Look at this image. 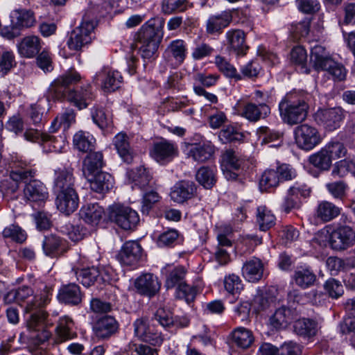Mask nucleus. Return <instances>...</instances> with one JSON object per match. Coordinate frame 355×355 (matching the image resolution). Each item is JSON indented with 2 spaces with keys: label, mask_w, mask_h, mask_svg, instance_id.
Segmentation results:
<instances>
[{
  "label": "nucleus",
  "mask_w": 355,
  "mask_h": 355,
  "mask_svg": "<svg viewBox=\"0 0 355 355\" xmlns=\"http://www.w3.org/2000/svg\"><path fill=\"white\" fill-rule=\"evenodd\" d=\"M81 76L75 70H69L51 82L46 91V97L53 101L66 100L79 110L86 109L95 99V94L89 83L71 89L79 83Z\"/></svg>",
  "instance_id": "f257e3e1"
},
{
  "label": "nucleus",
  "mask_w": 355,
  "mask_h": 355,
  "mask_svg": "<svg viewBox=\"0 0 355 355\" xmlns=\"http://www.w3.org/2000/svg\"><path fill=\"white\" fill-rule=\"evenodd\" d=\"M17 295V303L25 302L30 297L33 298L26 302V312H33L28 321V328L33 331H39L43 329L42 323L48 314L43 309L51 300L53 288L50 286L45 285L40 294L33 295L31 287L21 286L15 289Z\"/></svg>",
  "instance_id": "f03ea898"
},
{
  "label": "nucleus",
  "mask_w": 355,
  "mask_h": 355,
  "mask_svg": "<svg viewBox=\"0 0 355 355\" xmlns=\"http://www.w3.org/2000/svg\"><path fill=\"white\" fill-rule=\"evenodd\" d=\"M309 108L306 101L295 94H287L279 104V113L283 121L291 125L304 121L307 117Z\"/></svg>",
  "instance_id": "7ed1b4c3"
},
{
  "label": "nucleus",
  "mask_w": 355,
  "mask_h": 355,
  "mask_svg": "<svg viewBox=\"0 0 355 355\" xmlns=\"http://www.w3.org/2000/svg\"><path fill=\"white\" fill-rule=\"evenodd\" d=\"M311 62L316 71L328 72L336 81L345 79L347 71L345 67L331 59L325 49L321 46H315L312 48Z\"/></svg>",
  "instance_id": "20e7f679"
},
{
  "label": "nucleus",
  "mask_w": 355,
  "mask_h": 355,
  "mask_svg": "<svg viewBox=\"0 0 355 355\" xmlns=\"http://www.w3.org/2000/svg\"><path fill=\"white\" fill-rule=\"evenodd\" d=\"M96 26V23L94 21L84 19L80 24L69 34L66 43L68 49L76 53L90 44L94 38V31Z\"/></svg>",
  "instance_id": "39448f33"
},
{
  "label": "nucleus",
  "mask_w": 355,
  "mask_h": 355,
  "mask_svg": "<svg viewBox=\"0 0 355 355\" xmlns=\"http://www.w3.org/2000/svg\"><path fill=\"white\" fill-rule=\"evenodd\" d=\"M108 217L111 222L125 230L134 229L139 222V214L135 210L120 203L109 207Z\"/></svg>",
  "instance_id": "423d86ee"
},
{
  "label": "nucleus",
  "mask_w": 355,
  "mask_h": 355,
  "mask_svg": "<svg viewBox=\"0 0 355 355\" xmlns=\"http://www.w3.org/2000/svg\"><path fill=\"white\" fill-rule=\"evenodd\" d=\"M137 40L141 44L140 51L143 59L148 62L155 60V19L151 18L144 23L137 33Z\"/></svg>",
  "instance_id": "0eeeda50"
},
{
  "label": "nucleus",
  "mask_w": 355,
  "mask_h": 355,
  "mask_svg": "<svg viewBox=\"0 0 355 355\" xmlns=\"http://www.w3.org/2000/svg\"><path fill=\"white\" fill-rule=\"evenodd\" d=\"M294 135L297 146L306 151L313 150L323 140L318 130L306 123L297 126L294 130Z\"/></svg>",
  "instance_id": "6e6552de"
},
{
  "label": "nucleus",
  "mask_w": 355,
  "mask_h": 355,
  "mask_svg": "<svg viewBox=\"0 0 355 355\" xmlns=\"http://www.w3.org/2000/svg\"><path fill=\"white\" fill-rule=\"evenodd\" d=\"M345 117V112L340 107L320 109L315 114V121L328 131L340 127Z\"/></svg>",
  "instance_id": "1a4fd4ad"
},
{
  "label": "nucleus",
  "mask_w": 355,
  "mask_h": 355,
  "mask_svg": "<svg viewBox=\"0 0 355 355\" xmlns=\"http://www.w3.org/2000/svg\"><path fill=\"white\" fill-rule=\"evenodd\" d=\"M23 196L32 207H42L49 198L48 189L40 180H33L26 184L23 190Z\"/></svg>",
  "instance_id": "9d476101"
},
{
  "label": "nucleus",
  "mask_w": 355,
  "mask_h": 355,
  "mask_svg": "<svg viewBox=\"0 0 355 355\" xmlns=\"http://www.w3.org/2000/svg\"><path fill=\"white\" fill-rule=\"evenodd\" d=\"M245 159L232 150H227L222 155L221 168L227 180H236L239 171L243 169Z\"/></svg>",
  "instance_id": "9b49d317"
},
{
  "label": "nucleus",
  "mask_w": 355,
  "mask_h": 355,
  "mask_svg": "<svg viewBox=\"0 0 355 355\" xmlns=\"http://www.w3.org/2000/svg\"><path fill=\"white\" fill-rule=\"evenodd\" d=\"M42 245L45 255L51 258L60 257L68 250L67 240L56 234L45 236Z\"/></svg>",
  "instance_id": "f8f14e48"
},
{
  "label": "nucleus",
  "mask_w": 355,
  "mask_h": 355,
  "mask_svg": "<svg viewBox=\"0 0 355 355\" xmlns=\"http://www.w3.org/2000/svg\"><path fill=\"white\" fill-rule=\"evenodd\" d=\"M355 241V233L349 226H341L330 234V245L336 250L347 249Z\"/></svg>",
  "instance_id": "ddd939ff"
},
{
  "label": "nucleus",
  "mask_w": 355,
  "mask_h": 355,
  "mask_svg": "<svg viewBox=\"0 0 355 355\" xmlns=\"http://www.w3.org/2000/svg\"><path fill=\"white\" fill-rule=\"evenodd\" d=\"M232 10H226L211 15L206 21L205 28L207 34L219 35L232 21Z\"/></svg>",
  "instance_id": "4468645a"
},
{
  "label": "nucleus",
  "mask_w": 355,
  "mask_h": 355,
  "mask_svg": "<svg viewBox=\"0 0 355 355\" xmlns=\"http://www.w3.org/2000/svg\"><path fill=\"white\" fill-rule=\"evenodd\" d=\"M311 190L305 184L295 183L287 191L286 196L282 203V208L286 212L297 207L300 203V198H306L310 195Z\"/></svg>",
  "instance_id": "2eb2a0df"
},
{
  "label": "nucleus",
  "mask_w": 355,
  "mask_h": 355,
  "mask_svg": "<svg viewBox=\"0 0 355 355\" xmlns=\"http://www.w3.org/2000/svg\"><path fill=\"white\" fill-rule=\"evenodd\" d=\"M119 323L110 315L98 318L93 325V332L95 336L101 340H107L114 335L119 329Z\"/></svg>",
  "instance_id": "dca6fc26"
},
{
  "label": "nucleus",
  "mask_w": 355,
  "mask_h": 355,
  "mask_svg": "<svg viewBox=\"0 0 355 355\" xmlns=\"http://www.w3.org/2000/svg\"><path fill=\"white\" fill-rule=\"evenodd\" d=\"M141 245L134 241L125 242L118 254L119 261L123 265L135 266L142 256Z\"/></svg>",
  "instance_id": "f3484780"
},
{
  "label": "nucleus",
  "mask_w": 355,
  "mask_h": 355,
  "mask_svg": "<svg viewBox=\"0 0 355 355\" xmlns=\"http://www.w3.org/2000/svg\"><path fill=\"white\" fill-rule=\"evenodd\" d=\"M55 193L57 208L62 213L69 215L77 209L79 198L76 190L55 191Z\"/></svg>",
  "instance_id": "a211bd4d"
},
{
  "label": "nucleus",
  "mask_w": 355,
  "mask_h": 355,
  "mask_svg": "<svg viewBox=\"0 0 355 355\" xmlns=\"http://www.w3.org/2000/svg\"><path fill=\"white\" fill-rule=\"evenodd\" d=\"M95 78L101 82V87L105 92L116 91L121 87L123 81L119 71L108 68H104L96 73Z\"/></svg>",
  "instance_id": "6ab92c4d"
},
{
  "label": "nucleus",
  "mask_w": 355,
  "mask_h": 355,
  "mask_svg": "<svg viewBox=\"0 0 355 355\" xmlns=\"http://www.w3.org/2000/svg\"><path fill=\"white\" fill-rule=\"evenodd\" d=\"M187 155L193 161L204 162L210 159L214 153L215 147L210 141L189 144L187 147Z\"/></svg>",
  "instance_id": "aec40b11"
},
{
  "label": "nucleus",
  "mask_w": 355,
  "mask_h": 355,
  "mask_svg": "<svg viewBox=\"0 0 355 355\" xmlns=\"http://www.w3.org/2000/svg\"><path fill=\"white\" fill-rule=\"evenodd\" d=\"M113 145L122 160L128 164H132L135 153L130 144V139L125 132L116 134L113 139Z\"/></svg>",
  "instance_id": "412c9836"
},
{
  "label": "nucleus",
  "mask_w": 355,
  "mask_h": 355,
  "mask_svg": "<svg viewBox=\"0 0 355 355\" xmlns=\"http://www.w3.org/2000/svg\"><path fill=\"white\" fill-rule=\"evenodd\" d=\"M75 178L73 169L70 168H59L55 170L53 189L54 191L75 190Z\"/></svg>",
  "instance_id": "4be33fe9"
},
{
  "label": "nucleus",
  "mask_w": 355,
  "mask_h": 355,
  "mask_svg": "<svg viewBox=\"0 0 355 355\" xmlns=\"http://www.w3.org/2000/svg\"><path fill=\"white\" fill-rule=\"evenodd\" d=\"M195 191L196 186L193 182L182 180L171 188L170 197L175 202L183 203L193 196Z\"/></svg>",
  "instance_id": "5701e85b"
},
{
  "label": "nucleus",
  "mask_w": 355,
  "mask_h": 355,
  "mask_svg": "<svg viewBox=\"0 0 355 355\" xmlns=\"http://www.w3.org/2000/svg\"><path fill=\"white\" fill-rule=\"evenodd\" d=\"M83 297L80 287L75 283L63 285L59 290L58 299L67 304L76 306L81 303Z\"/></svg>",
  "instance_id": "b1692460"
},
{
  "label": "nucleus",
  "mask_w": 355,
  "mask_h": 355,
  "mask_svg": "<svg viewBox=\"0 0 355 355\" xmlns=\"http://www.w3.org/2000/svg\"><path fill=\"white\" fill-rule=\"evenodd\" d=\"M227 47L237 55L246 54L248 46L245 44V34L240 29H231L226 33Z\"/></svg>",
  "instance_id": "393cba45"
},
{
  "label": "nucleus",
  "mask_w": 355,
  "mask_h": 355,
  "mask_svg": "<svg viewBox=\"0 0 355 355\" xmlns=\"http://www.w3.org/2000/svg\"><path fill=\"white\" fill-rule=\"evenodd\" d=\"M42 45L43 42L38 36H26L18 44V52L22 57L33 58L40 53Z\"/></svg>",
  "instance_id": "a878e982"
},
{
  "label": "nucleus",
  "mask_w": 355,
  "mask_h": 355,
  "mask_svg": "<svg viewBox=\"0 0 355 355\" xmlns=\"http://www.w3.org/2000/svg\"><path fill=\"white\" fill-rule=\"evenodd\" d=\"M128 182L132 184V187H137L141 189H145L152 180L147 168L144 166L130 169L126 173Z\"/></svg>",
  "instance_id": "bb28decb"
},
{
  "label": "nucleus",
  "mask_w": 355,
  "mask_h": 355,
  "mask_svg": "<svg viewBox=\"0 0 355 355\" xmlns=\"http://www.w3.org/2000/svg\"><path fill=\"white\" fill-rule=\"evenodd\" d=\"M178 155V148L173 142L162 139L157 141V162L166 164Z\"/></svg>",
  "instance_id": "cd10ccee"
},
{
  "label": "nucleus",
  "mask_w": 355,
  "mask_h": 355,
  "mask_svg": "<svg viewBox=\"0 0 355 355\" xmlns=\"http://www.w3.org/2000/svg\"><path fill=\"white\" fill-rule=\"evenodd\" d=\"M316 280L315 274L309 266L297 267L293 275V282L303 289L313 286Z\"/></svg>",
  "instance_id": "c85d7f7f"
},
{
  "label": "nucleus",
  "mask_w": 355,
  "mask_h": 355,
  "mask_svg": "<svg viewBox=\"0 0 355 355\" xmlns=\"http://www.w3.org/2000/svg\"><path fill=\"white\" fill-rule=\"evenodd\" d=\"M135 335L142 341L154 345L155 340V327L150 326L147 318H139L134 322Z\"/></svg>",
  "instance_id": "c756f323"
},
{
  "label": "nucleus",
  "mask_w": 355,
  "mask_h": 355,
  "mask_svg": "<svg viewBox=\"0 0 355 355\" xmlns=\"http://www.w3.org/2000/svg\"><path fill=\"white\" fill-rule=\"evenodd\" d=\"M12 24L19 29L30 28L36 23L34 12L31 10L16 9L10 15Z\"/></svg>",
  "instance_id": "7c9ffc66"
},
{
  "label": "nucleus",
  "mask_w": 355,
  "mask_h": 355,
  "mask_svg": "<svg viewBox=\"0 0 355 355\" xmlns=\"http://www.w3.org/2000/svg\"><path fill=\"white\" fill-rule=\"evenodd\" d=\"M263 265L257 258L247 261L242 267V274L248 282H256L263 276Z\"/></svg>",
  "instance_id": "2f4dec72"
},
{
  "label": "nucleus",
  "mask_w": 355,
  "mask_h": 355,
  "mask_svg": "<svg viewBox=\"0 0 355 355\" xmlns=\"http://www.w3.org/2000/svg\"><path fill=\"white\" fill-rule=\"evenodd\" d=\"M104 214V209L97 203L88 204L80 211L81 218L92 226L97 225Z\"/></svg>",
  "instance_id": "473e14b6"
},
{
  "label": "nucleus",
  "mask_w": 355,
  "mask_h": 355,
  "mask_svg": "<svg viewBox=\"0 0 355 355\" xmlns=\"http://www.w3.org/2000/svg\"><path fill=\"white\" fill-rule=\"evenodd\" d=\"M293 328L295 334L307 339L316 336L320 329L317 322L309 318H301L296 320Z\"/></svg>",
  "instance_id": "72a5a7b5"
},
{
  "label": "nucleus",
  "mask_w": 355,
  "mask_h": 355,
  "mask_svg": "<svg viewBox=\"0 0 355 355\" xmlns=\"http://www.w3.org/2000/svg\"><path fill=\"white\" fill-rule=\"evenodd\" d=\"M270 113V109L266 103H260L256 105L254 103H247L243 110L242 116L250 121H257L260 119H264Z\"/></svg>",
  "instance_id": "f704fd0d"
},
{
  "label": "nucleus",
  "mask_w": 355,
  "mask_h": 355,
  "mask_svg": "<svg viewBox=\"0 0 355 355\" xmlns=\"http://www.w3.org/2000/svg\"><path fill=\"white\" fill-rule=\"evenodd\" d=\"M187 46L184 40H175L170 42L163 53V58L169 61L172 56L178 63L181 64L186 58Z\"/></svg>",
  "instance_id": "c9c22d12"
},
{
  "label": "nucleus",
  "mask_w": 355,
  "mask_h": 355,
  "mask_svg": "<svg viewBox=\"0 0 355 355\" xmlns=\"http://www.w3.org/2000/svg\"><path fill=\"white\" fill-rule=\"evenodd\" d=\"M134 286L137 292L141 295L152 297L155 295L154 275L153 273L141 274L135 279Z\"/></svg>",
  "instance_id": "e433bc0d"
},
{
  "label": "nucleus",
  "mask_w": 355,
  "mask_h": 355,
  "mask_svg": "<svg viewBox=\"0 0 355 355\" xmlns=\"http://www.w3.org/2000/svg\"><path fill=\"white\" fill-rule=\"evenodd\" d=\"M96 139L88 132L79 130L73 137V148L82 153H89L94 149Z\"/></svg>",
  "instance_id": "4c0bfd02"
},
{
  "label": "nucleus",
  "mask_w": 355,
  "mask_h": 355,
  "mask_svg": "<svg viewBox=\"0 0 355 355\" xmlns=\"http://www.w3.org/2000/svg\"><path fill=\"white\" fill-rule=\"evenodd\" d=\"M230 336L233 343L242 349L249 348L254 341L252 331L243 327L235 328Z\"/></svg>",
  "instance_id": "58836bf2"
},
{
  "label": "nucleus",
  "mask_w": 355,
  "mask_h": 355,
  "mask_svg": "<svg viewBox=\"0 0 355 355\" xmlns=\"http://www.w3.org/2000/svg\"><path fill=\"white\" fill-rule=\"evenodd\" d=\"M340 213V209L329 201H321L315 209V216L324 222H329Z\"/></svg>",
  "instance_id": "ea45409f"
},
{
  "label": "nucleus",
  "mask_w": 355,
  "mask_h": 355,
  "mask_svg": "<svg viewBox=\"0 0 355 355\" xmlns=\"http://www.w3.org/2000/svg\"><path fill=\"white\" fill-rule=\"evenodd\" d=\"M113 187V178L107 173L100 172L96 174L90 180V188L92 191L103 193Z\"/></svg>",
  "instance_id": "a19ab883"
},
{
  "label": "nucleus",
  "mask_w": 355,
  "mask_h": 355,
  "mask_svg": "<svg viewBox=\"0 0 355 355\" xmlns=\"http://www.w3.org/2000/svg\"><path fill=\"white\" fill-rule=\"evenodd\" d=\"M36 172V169L29 163L20 160L15 163V168L10 172V177L15 180L26 182L29 178H34Z\"/></svg>",
  "instance_id": "79ce46f5"
},
{
  "label": "nucleus",
  "mask_w": 355,
  "mask_h": 355,
  "mask_svg": "<svg viewBox=\"0 0 355 355\" xmlns=\"http://www.w3.org/2000/svg\"><path fill=\"white\" fill-rule=\"evenodd\" d=\"M73 272L78 281L84 286L89 287L95 282H98L99 276L98 268L94 266L82 269H73Z\"/></svg>",
  "instance_id": "37998d69"
},
{
  "label": "nucleus",
  "mask_w": 355,
  "mask_h": 355,
  "mask_svg": "<svg viewBox=\"0 0 355 355\" xmlns=\"http://www.w3.org/2000/svg\"><path fill=\"white\" fill-rule=\"evenodd\" d=\"M309 163L320 171H327L332 165V161L323 148L309 155Z\"/></svg>",
  "instance_id": "c03bdc74"
},
{
  "label": "nucleus",
  "mask_w": 355,
  "mask_h": 355,
  "mask_svg": "<svg viewBox=\"0 0 355 355\" xmlns=\"http://www.w3.org/2000/svg\"><path fill=\"white\" fill-rule=\"evenodd\" d=\"M293 319L292 311L282 306L277 309L270 318V324L275 329L285 327Z\"/></svg>",
  "instance_id": "a18cd8bd"
},
{
  "label": "nucleus",
  "mask_w": 355,
  "mask_h": 355,
  "mask_svg": "<svg viewBox=\"0 0 355 355\" xmlns=\"http://www.w3.org/2000/svg\"><path fill=\"white\" fill-rule=\"evenodd\" d=\"M257 223L261 231H266L275 224V216L266 206L257 209Z\"/></svg>",
  "instance_id": "49530a36"
},
{
  "label": "nucleus",
  "mask_w": 355,
  "mask_h": 355,
  "mask_svg": "<svg viewBox=\"0 0 355 355\" xmlns=\"http://www.w3.org/2000/svg\"><path fill=\"white\" fill-rule=\"evenodd\" d=\"M91 116L95 124L101 129H105L112 123V116L100 105H94L91 108Z\"/></svg>",
  "instance_id": "de8ad7c7"
},
{
  "label": "nucleus",
  "mask_w": 355,
  "mask_h": 355,
  "mask_svg": "<svg viewBox=\"0 0 355 355\" xmlns=\"http://www.w3.org/2000/svg\"><path fill=\"white\" fill-rule=\"evenodd\" d=\"M197 181L205 189H211L216 183V172L214 168L200 167L196 175Z\"/></svg>",
  "instance_id": "09e8293b"
},
{
  "label": "nucleus",
  "mask_w": 355,
  "mask_h": 355,
  "mask_svg": "<svg viewBox=\"0 0 355 355\" xmlns=\"http://www.w3.org/2000/svg\"><path fill=\"white\" fill-rule=\"evenodd\" d=\"M103 165V155L101 152L91 151L83 160V167L89 173L101 169Z\"/></svg>",
  "instance_id": "8fccbe9b"
},
{
  "label": "nucleus",
  "mask_w": 355,
  "mask_h": 355,
  "mask_svg": "<svg viewBox=\"0 0 355 355\" xmlns=\"http://www.w3.org/2000/svg\"><path fill=\"white\" fill-rule=\"evenodd\" d=\"M198 293V288L196 286L189 285L185 282L176 287L175 297L178 300H184L186 303L190 304L194 301Z\"/></svg>",
  "instance_id": "3c124183"
},
{
  "label": "nucleus",
  "mask_w": 355,
  "mask_h": 355,
  "mask_svg": "<svg viewBox=\"0 0 355 355\" xmlns=\"http://www.w3.org/2000/svg\"><path fill=\"white\" fill-rule=\"evenodd\" d=\"M291 58L295 63L301 73H309V69L307 67V53L306 50L300 46H295L291 52Z\"/></svg>",
  "instance_id": "603ef678"
},
{
  "label": "nucleus",
  "mask_w": 355,
  "mask_h": 355,
  "mask_svg": "<svg viewBox=\"0 0 355 355\" xmlns=\"http://www.w3.org/2000/svg\"><path fill=\"white\" fill-rule=\"evenodd\" d=\"M331 161L344 157L347 153L346 146L338 140H331L323 147Z\"/></svg>",
  "instance_id": "864d4df0"
},
{
  "label": "nucleus",
  "mask_w": 355,
  "mask_h": 355,
  "mask_svg": "<svg viewBox=\"0 0 355 355\" xmlns=\"http://www.w3.org/2000/svg\"><path fill=\"white\" fill-rule=\"evenodd\" d=\"M351 173L355 175V159H343L336 162L333 167L331 175L343 178Z\"/></svg>",
  "instance_id": "5fc2aeb1"
},
{
  "label": "nucleus",
  "mask_w": 355,
  "mask_h": 355,
  "mask_svg": "<svg viewBox=\"0 0 355 355\" xmlns=\"http://www.w3.org/2000/svg\"><path fill=\"white\" fill-rule=\"evenodd\" d=\"M215 64L220 71L225 76L232 78L236 81L241 80V76L234 66L228 62L225 58L217 55L215 58Z\"/></svg>",
  "instance_id": "6e6d98bb"
},
{
  "label": "nucleus",
  "mask_w": 355,
  "mask_h": 355,
  "mask_svg": "<svg viewBox=\"0 0 355 355\" xmlns=\"http://www.w3.org/2000/svg\"><path fill=\"white\" fill-rule=\"evenodd\" d=\"M40 145L42 146L44 150L47 152L60 153L64 146V140L62 137L57 138L45 133L44 135H43Z\"/></svg>",
  "instance_id": "4d7b16f0"
},
{
  "label": "nucleus",
  "mask_w": 355,
  "mask_h": 355,
  "mask_svg": "<svg viewBox=\"0 0 355 355\" xmlns=\"http://www.w3.org/2000/svg\"><path fill=\"white\" fill-rule=\"evenodd\" d=\"M280 182V178L278 172L274 169L266 170L259 180V187L261 191H267L268 189L278 186Z\"/></svg>",
  "instance_id": "13d9d810"
},
{
  "label": "nucleus",
  "mask_w": 355,
  "mask_h": 355,
  "mask_svg": "<svg viewBox=\"0 0 355 355\" xmlns=\"http://www.w3.org/2000/svg\"><path fill=\"white\" fill-rule=\"evenodd\" d=\"M187 274V270L184 267L179 266L173 268L166 279V286L167 288L178 287L181 284H184V278Z\"/></svg>",
  "instance_id": "bf43d9fd"
},
{
  "label": "nucleus",
  "mask_w": 355,
  "mask_h": 355,
  "mask_svg": "<svg viewBox=\"0 0 355 355\" xmlns=\"http://www.w3.org/2000/svg\"><path fill=\"white\" fill-rule=\"evenodd\" d=\"M4 238L10 239L12 241L21 243L27 239L26 232L17 225L12 224L6 227L2 232Z\"/></svg>",
  "instance_id": "052dcab7"
},
{
  "label": "nucleus",
  "mask_w": 355,
  "mask_h": 355,
  "mask_svg": "<svg viewBox=\"0 0 355 355\" xmlns=\"http://www.w3.org/2000/svg\"><path fill=\"white\" fill-rule=\"evenodd\" d=\"M261 71L259 63L252 60L240 67L239 75L241 76V80L245 78L253 79L258 77Z\"/></svg>",
  "instance_id": "680f3d73"
},
{
  "label": "nucleus",
  "mask_w": 355,
  "mask_h": 355,
  "mask_svg": "<svg viewBox=\"0 0 355 355\" xmlns=\"http://www.w3.org/2000/svg\"><path fill=\"white\" fill-rule=\"evenodd\" d=\"M223 284L225 289L230 294L239 293L243 288L242 281L238 275L230 274L225 277Z\"/></svg>",
  "instance_id": "e2e57ef3"
},
{
  "label": "nucleus",
  "mask_w": 355,
  "mask_h": 355,
  "mask_svg": "<svg viewBox=\"0 0 355 355\" xmlns=\"http://www.w3.org/2000/svg\"><path fill=\"white\" fill-rule=\"evenodd\" d=\"M19 180H15L10 178V180H6L1 182V190L3 195V197L8 200H15L18 196L19 185L18 182Z\"/></svg>",
  "instance_id": "0e129e2a"
},
{
  "label": "nucleus",
  "mask_w": 355,
  "mask_h": 355,
  "mask_svg": "<svg viewBox=\"0 0 355 355\" xmlns=\"http://www.w3.org/2000/svg\"><path fill=\"white\" fill-rule=\"evenodd\" d=\"M218 137L223 143H229L242 140L243 135L239 132L234 127L227 126L220 131Z\"/></svg>",
  "instance_id": "69168bd1"
},
{
  "label": "nucleus",
  "mask_w": 355,
  "mask_h": 355,
  "mask_svg": "<svg viewBox=\"0 0 355 355\" xmlns=\"http://www.w3.org/2000/svg\"><path fill=\"white\" fill-rule=\"evenodd\" d=\"M179 237V233L176 230L171 229L159 236L157 241L159 247H171Z\"/></svg>",
  "instance_id": "338daca9"
},
{
  "label": "nucleus",
  "mask_w": 355,
  "mask_h": 355,
  "mask_svg": "<svg viewBox=\"0 0 355 355\" xmlns=\"http://www.w3.org/2000/svg\"><path fill=\"white\" fill-rule=\"evenodd\" d=\"M16 64L15 55L12 51H5L0 57V73L6 74Z\"/></svg>",
  "instance_id": "774afa93"
}]
</instances>
